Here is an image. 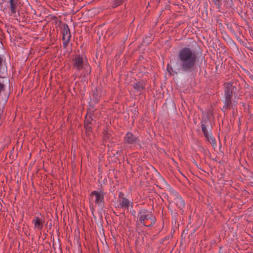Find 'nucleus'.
<instances>
[{"label":"nucleus","mask_w":253,"mask_h":253,"mask_svg":"<svg viewBox=\"0 0 253 253\" xmlns=\"http://www.w3.org/2000/svg\"><path fill=\"white\" fill-rule=\"evenodd\" d=\"M180 69L184 73H190L194 71L198 61L196 51L188 47L180 48L177 54Z\"/></svg>","instance_id":"1"},{"label":"nucleus","mask_w":253,"mask_h":253,"mask_svg":"<svg viewBox=\"0 0 253 253\" xmlns=\"http://www.w3.org/2000/svg\"><path fill=\"white\" fill-rule=\"evenodd\" d=\"M224 100L223 101L224 106L221 110L225 112L226 111L230 110L232 105V99L234 90L236 88V86L233 85L232 83H226L224 84Z\"/></svg>","instance_id":"2"},{"label":"nucleus","mask_w":253,"mask_h":253,"mask_svg":"<svg viewBox=\"0 0 253 253\" xmlns=\"http://www.w3.org/2000/svg\"><path fill=\"white\" fill-rule=\"evenodd\" d=\"M137 218L141 224L148 227L154 226L157 220L155 216L151 211L145 209L139 211Z\"/></svg>","instance_id":"3"},{"label":"nucleus","mask_w":253,"mask_h":253,"mask_svg":"<svg viewBox=\"0 0 253 253\" xmlns=\"http://www.w3.org/2000/svg\"><path fill=\"white\" fill-rule=\"evenodd\" d=\"M201 123L202 131L206 139L212 145L216 143L215 139L212 137L209 134L211 131L212 126L209 115H204L202 117Z\"/></svg>","instance_id":"4"},{"label":"nucleus","mask_w":253,"mask_h":253,"mask_svg":"<svg viewBox=\"0 0 253 253\" xmlns=\"http://www.w3.org/2000/svg\"><path fill=\"white\" fill-rule=\"evenodd\" d=\"M62 40L63 41V46L64 48H66L68 45L71 39V33L70 29L67 24H64L62 30Z\"/></svg>","instance_id":"5"},{"label":"nucleus","mask_w":253,"mask_h":253,"mask_svg":"<svg viewBox=\"0 0 253 253\" xmlns=\"http://www.w3.org/2000/svg\"><path fill=\"white\" fill-rule=\"evenodd\" d=\"M73 67L78 71H80L84 67L82 56L78 55L75 57L73 60Z\"/></svg>","instance_id":"6"},{"label":"nucleus","mask_w":253,"mask_h":253,"mask_svg":"<svg viewBox=\"0 0 253 253\" xmlns=\"http://www.w3.org/2000/svg\"><path fill=\"white\" fill-rule=\"evenodd\" d=\"M125 143L134 144L138 141V137L133 135L131 132H128L125 136L124 139Z\"/></svg>","instance_id":"7"},{"label":"nucleus","mask_w":253,"mask_h":253,"mask_svg":"<svg viewBox=\"0 0 253 253\" xmlns=\"http://www.w3.org/2000/svg\"><path fill=\"white\" fill-rule=\"evenodd\" d=\"M90 196H95V203L98 205L103 202L104 193L102 191H93L91 193Z\"/></svg>","instance_id":"8"},{"label":"nucleus","mask_w":253,"mask_h":253,"mask_svg":"<svg viewBox=\"0 0 253 253\" xmlns=\"http://www.w3.org/2000/svg\"><path fill=\"white\" fill-rule=\"evenodd\" d=\"M135 91L139 92L140 94L144 90L145 84L143 81H136L132 85Z\"/></svg>","instance_id":"9"},{"label":"nucleus","mask_w":253,"mask_h":253,"mask_svg":"<svg viewBox=\"0 0 253 253\" xmlns=\"http://www.w3.org/2000/svg\"><path fill=\"white\" fill-rule=\"evenodd\" d=\"M33 223L34 224V227L35 229H37L38 230H41L43 228L44 220V219H42L39 217L36 216L33 219Z\"/></svg>","instance_id":"10"},{"label":"nucleus","mask_w":253,"mask_h":253,"mask_svg":"<svg viewBox=\"0 0 253 253\" xmlns=\"http://www.w3.org/2000/svg\"><path fill=\"white\" fill-rule=\"evenodd\" d=\"M173 203L179 209H182L185 206L184 201L181 197H176L173 200Z\"/></svg>","instance_id":"11"},{"label":"nucleus","mask_w":253,"mask_h":253,"mask_svg":"<svg viewBox=\"0 0 253 253\" xmlns=\"http://www.w3.org/2000/svg\"><path fill=\"white\" fill-rule=\"evenodd\" d=\"M92 92L93 101L95 103H97L101 96L100 90L95 87L92 89Z\"/></svg>","instance_id":"12"},{"label":"nucleus","mask_w":253,"mask_h":253,"mask_svg":"<svg viewBox=\"0 0 253 253\" xmlns=\"http://www.w3.org/2000/svg\"><path fill=\"white\" fill-rule=\"evenodd\" d=\"M18 0H9L10 8L12 14H15Z\"/></svg>","instance_id":"13"},{"label":"nucleus","mask_w":253,"mask_h":253,"mask_svg":"<svg viewBox=\"0 0 253 253\" xmlns=\"http://www.w3.org/2000/svg\"><path fill=\"white\" fill-rule=\"evenodd\" d=\"M130 205L129 201L126 197H123L121 202L120 203V207L124 208L127 210L128 209Z\"/></svg>","instance_id":"14"},{"label":"nucleus","mask_w":253,"mask_h":253,"mask_svg":"<svg viewBox=\"0 0 253 253\" xmlns=\"http://www.w3.org/2000/svg\"><path fill=\"white\" fill-rule=\"evenodd\" d=\"M103 141H110L113 138V135L111 133L105 131L103 132V135L102 137Z\"/></svg>","instance_id":"15"},{"label":"nucleus","mask_w":253,"mask_h":253,"mask_svg":"<svg viewBox=\"0 0 253 253\" xmlns=\"http://www.w3.org/2000/svg\"><path fill=\"white\" fill-rule=\"evenodd\" d=\"M92 126L90 125H84V127L85 129V133L87 136H89L91 133H92Z\"/></svg>","instance_id":"16"},{"label":"nucleus","mask_w":253,"mask_h":253,"mask_svg":"<svg viewBox=\"0 0 253 253\" xmlns=\"http://www.w3.org/2000/svg\"><path fill=\"white\" fill-rule=\"evenodd\" d=\"M167 70L168 73L171 75H174L177 74V72L173 70L172 66L168 64L167 66Z\"/></svg>","instance_id":"17"},{"label":"nucleus","mask_w":253,"mask_h":253,"mask_svg":"<svg viewBox=\"0 0 253 253\" xmlns=\"http://www.w3.org/2000/svg\"><path fill=\"white\" fill-rule=\"evenodd\" d=\"M213 4L218 9L221 7L222 1L223 0H212Z\"/></svg>","instance_id":"18"},{"label":"nucleus","mask_w":253,"mask_h":253,"mask_svg":"<svg viewBox=\"0 0 253 253\" xmlns=\"http://www.w3.org/2000/svg\"><path fill=\"white\" fill-rule=\"evenodd\" d=\"M93 122H94V121H93V119H92V117L85 116L84 125H93Z\"/></svg>","instance_id":"19"},{"label":"nucleus","mask_w":253,"mask_h":253,"mask_svg":"<svg viewBox=\"0 0 253 253\" xmlns=\"http://www.w3.org/2000/svg\"><path fill=\"white\" fill-rule=\"evenodd\" d=\"M111 152L112 154H113L114 156L117 155V157H119V156H121L122 154V151H116L115 150H112Z\"/></svg>","instance_id":"20"},{"label":"nucleus","mask_w":253,"mask_h":253,"mask_svg":"<svg viewBox=\"0 0 253 253\" xmlns=\"http://www.w3.org/2000/svg\"><path fill=\"white\" fill-rule=\"evenodd\" d=\"M93 114H94V111L89 110V111H87L85 116L92 117V116L93 115Z\"/></svg>","instance_id":"21"},{"label":"nucleus","mask_w":253,"mask_h":253,"mask_svg":"<svg viewBox=\"0 0 253 253\" xmlns=\"http://www.w3.org/2000/svg\"><path fill=\"white\" fill-rule=\"evenodd\" d=\"M123 196H124V193L123 192H120L119 194V198H121L122 199V198L124 197Z\"/></svg>","instance_id":"22"},{"label":"nucleus","mask_w":253,"mask_h":253,"mask_svg":"<svg viewBox=\"0 0 253 253\" xmlns=\"http://www.w3.org/2000/svg\"><path fill=\"white\" fill-rule=\"evenodd\" d=\"M87 72H88L89 73L91 72V69L90 67H88V69L87 70Z\"/></svg>","instance_id":"23"},{"label":"nucleus","mask_w":253,"mask_h":253,"mask_svg":"<svg viewBox=\"0 0 253 253\" xmlns=\"http://www.w3.org/2000/svg\"><path fill=\"white\" fill-rule=\"evenodd\" d=\"M53 19H57V17H56V16H54V17H53Z\"/></svg>","instance_id":"24"},{"label":"nucleus","mask_w":253,"mask_h":253,"mask_svg":"<svg viewBox=\"0 0 253 253\" xmlns=\"http://www.w3.org/2000/svg\"><path fill=\"white\" fill-rule=\"evenodd\" d=\"M185 232H187V231H186V229H184V231H183V233H184Z\"/></svg>","instance_id":"25"},{"label":"nucleus","mask_w":253,"mask_h":253,"mask_svg":"<svg viewBox=\"0 0 253 253\" xmlns=\"http://www.w3.org/2000/svg\"><path fill=\"white\" fill-rule=\"evenodd\" d=\"M185 232H187V231H186V229H184V231H183V233H184Z\"/></svg>","instance_id":"26"},{"label":"nucleus","mask_w":253,"mask_h":253,"mask_svg":"<svg viewBox=\"0 0 253 253\" xmlns=\"http://www.w3.org/2000/svg\"><path fill=\"white\" fill-rule=\"evenodd\" d=\"M218 69V66H216V70H217Z\"/></svg>","instance_id":"27"}]
</instances>
